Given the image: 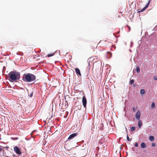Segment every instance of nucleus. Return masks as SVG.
<instances>
[{
  "label": "nucleus",
  "instance_id": "9d476101",
  "mask_svg": "<svg viewBox=\"0 0 157 157\" xmlns=\"http://www.w3.org/2000/svg\"><path fill=\"white\" fill-rule=\"evenodd\" d=\"M141 147L142 148H146V146L144 143L142 142L141 144Z\"/></svg>",
  "mask_w": 157,
  "mask_h": 157
},
{
  "label": "nucleus",
  "instance_id": "0eeeda50",
  "mask_svg": "<svg viewBox=\"0 0 157 157\" xmlns=\"http://www.w3.org/2000/svg\"><path fill=\"white\" fill-rule=\"evenodd\" d=\"M77 133H74L70 135L69 137L68 138V140H71L73 139L76 136H77Z\"/></svg>",
  "mask_w": 157,
  "mask_h": 157
},
{
  "label": "nucleus",
  "instance_id": "2eb2a0df",
  "mask_svg": "<svg viewBox=\"0 0 157 157\" xmlns=\"http://www.w3.org/2000/svg\"><path fill=\"white\" fill-rule=\"evenodd\" d=\"M55 52H54L53 53L51 54H49L47 55V56L48 57H50L52 56H53Z\"/></svg>",
  "mask_w": 157,
  "mask_h": 157
},
{
  "label": "nucleus",
  "instance_id": "f8f14e48",
  "mask_svg": "<svg viewBox=\"0 0 157 157\" xmlns=\"http://www.w3.org/2000/svg\"><path fill=\"white\" fill-rule=\"evenodd\" d=\"M140 92L141 94H144L145 93V90L144 89H142L140 91Z\"/></svg>",
  "mask_w": 157,
  "mask_h": 157
},
{
  "label": "nucleus",
  "instance_id": "9b49d317",
  "mask_svg": "<svg viewBox=\"0 0 157 157\" xmlns=\"http://www.w3.org/2000/svg\"><path fill=\"white\" fill-rule=\"evenodd\" d=\"M142 124V122L140 120H139L138 122V125L139 128H140L141 127Z\"/></svg>",
  "mask_w": 157,
  "mask_h": 157
},
{
  "label": "nucleus",
  "instance_id": "423d86ee",
  "mask_svg": "<svg viewBox=\"0 0 157 157\" xmlns=\"http://www.w3.org/2000/svg\"><path fill=\"white\" fill-rule=\"evenodd\" d=\"M151 2V0H149L147 3L146 6L140 11V12H142L144 11L149 6Z\"/></svg>",
  "mask_w": 157,
  "mask_h": 157
},
{
  "label": "nucleus",
  "instance_id": "7ed1b4c3",
  "mask_svg": "<svg viewBox=\"0 0 157 157\" xmlns=\"http://www.w3.org/2000/svg\"><path fill=\"white\" fill-rule=\"evenodd\" d=\"M82 105L84 108L86 107L87 103V101L85 96L83 97L82 99Z\"/></svg>",
  "mask_w": 157,
  "mask_h": 157
},
{
  "label": "nucleus",
  "instance_id": "6e6552de",
  "mask_svg": "<svg viewBox=\"0 0 157 157\" xmlns=\"http://www.w3.org/2000/svg\"><path fill=\"white\" fill-rule=\"evenodd\" d=\"M75 71L76 72L77 74L78 75H79L80 76H81V74L80 73L79 70L78 68H76L75 69Z\"/></svg>",
  "mask_w": 157,
  "mask_h": 157
},
{
  "label": "nucleus",
  "instance_id": "1a4fd4ad",
  "mask_svg": "<svg viewBox=\"0 0 157 157\" xmlns=\"http://www.w3.org/2000/svg\"><path fill=\"white\" fill-rule=\"evenodd\" d=\"M149 139L150 141L153 142L154 140L155 139L153 136H150L149 137Z\"/></svg>",
  "mask_w": 157,
  "mask_h": 157
},
{
  "label": "nucleus",
  "instance_id": "aec40b11",
  "mask_svg": "<svg viewBox=\"0 0 157 157\" xmlns=\"http://www.w3.org/2000/svg\"><path fill=\"white\" fill-rule=\"evenodd\" d=\"M135 146L136 147H137L138 146V144L136 142L135 144Z\"/></svg>",
  "mask_w": 157,
  "mask_h": 157
},
{
  "label": "nucleus",
  "instance_id": "bb28decb",
  "mask_svg": "<svg viewBox=\"0 0 157 157\" xmlns=\"http://www.w3.org/2000/svg\"><path fill=\"white\" fill-rule=\"evenodd\" d=\"M156 26H157V25H156Z\"/></svg>",
  "mask_w": 157,
  "mask_h": 157
},
{
  "label": "nucleus",
  "instance_id": "b1692460",
  "mask_svg": "<svg viewBox=\"0 0 157 157\" xmlns=\"http://www.w3.org/2000/svg\"><path fill=\"white\" fill-rule=\"evenodd\" d=\"M2 151V148L1 147H0V152Z\"/></svg>",
  "mask_w": 157,
  "mask_h": 157
},
{
  "label": "nucleus",
  "instance_id": "a878e982",
  "mask_svg": "<svg viewBox=\"0 0 157 157\" xmlns=\"http://www.w3.org/2000/svg\"><path fill=\"white\" fill-rule=\"evenodd\" d=\"M108 53H109V54H111V53L110 52H109Z\"/></svg>",
  "mask_w": 157,
  "mask_h": 157
},
{
  "label": "nucleus",
  "instance_id": "20e7f679",
  "mask_svg": "<svg viewBox=\"0 0 157 157\" xmlns=\"http://www.w3.org/2000/svg\"><path fill=\"white\" fill-rule=\"evenodd\" d=\"M14 151L17 154L20 155L21 154L19 149L17 147H15L14 148Z\"/></svg>",
  "mask_w": 157,
  "mask_h": 157
},
{
  "label": "nucleus",
  "instance_id": "f257e3e1",
  "mask_svg": "<svg viewBox=\"0 0 157 157\" xmlns=\"http://www.w3.org/2000/svg\"><path fill=\"white\" fill-rule=\"evenodd\" d=\"M20 74L16 71H11L8 74L9 80L11 82H16L20 78Z\"/></svg>",
  "mask_w": 157,
  "mask_h": 157
},
{
  "label": "nucleus",
  "instance_id": "393cba45",
  "mask_svg": "<svg viewBox=\"0 0 157 157\" xmlns=\"http://www.w3.org/2000/svg\"><path fill=\"white\" fill-rule=\"evenodd\" d=\"M32 94H30V97H32Z\"/></svg>",
  "mask_w": 157,
  "mask_h": 157
},
{
  "label": "nucleus",
  "instance_id": "39448f33",
  "mask_svg": "<svg viewBox=\"0 0 157 157\" xmlns=\"http://www.w3.org/2000/svg\"><path fill=\"white\" fill-rule=\"evenodd\" d=\"M140 111H138L136 115H135V117L137 119V120H140Z\"/></svg>",
  "mask_w": 157,
  "mask_h": 157
},
{
  "label": "nucleus",
  "instance_id": "a211bd4d",
  "mask_svg": "<svg viewBox=\"0 0 157 157\" xmlns=\"http://www.w3.org/2000/svg\"><path fill=\"white\" fill-rule=\"evenodd\" d=\"M127 140H128V141H130L129 138L128 137V135H127Z\"/></svg>",
  "mask_w": 157,
  "mask_h": 157
},
{
  "label": "nucleus",
  "instance_id": "412c9836",
  "mask_svg": "<svg viewBox=\"0 0 157 157\" xmlns=\"http://www.w3.org/2000/svg\"><path fill=\"white\" fill-rule=\"evenodd\" d=\"M153 78L155 80H157V77L156 76H154Z\"/></svg>",
  "mask_w": 157,
  "mask_h": 157
},
{
  "label": "nucleus",
  "instance_id": "dca6fc26",
  "mask_svg": "<svg viewBox=\"0 0 157 157\" xmlns=\"http://www.w3.org/2000/svg\"><path fill=\"white\" fill-rule=\"evenodd\" d=\"M136 129V127H134V126H133L131 128V130L132 131H134Z\"/></svg>",
  "mask_w": 157,
  "mask_h": 157
},
{
  "label": "nucleus",
  "instance_id": "4468645a",
  "mask_svg": "<svg viewBox=\"0 0 157 157\" xmlns=\"http://www.w3.org/2000/svg\"><path fill=\"white\" fill-rule=\"evenodd\" d=\"M136 71H137V73H140V68L138 67H136Z\"/></svg>",
  "mask_w": 157,
  "mask_h": 157
},
{
  "label": "nucleus",
  "instance_id": "ddd939ff",
  "mask_svg": "<svg viewBox=\"0 0 157 157\" xmlns=\"http://www.w3.org/2000/svg\"><path fill=\"white\" fill-rule=\"evenodd\" d=\"M151 107L152 108H155V105L154 102L152 103Z\"/></svg>",
  "mask_w": 157,
  "mask_h": 157
},
{
  "label": "nucleus",
  "instance_id": "4be33fe9",
  "mask_svg": "<svg viewBox=\"0 0 157 157\" xmlns=\"http://www.w3.org/2000/svg\"><path fill=\"white\" fill-rule=\"evenodd\" d=\"M155 143H152V145L153 146H155Z\"/></svg>",
  "mask_w": 157,
  "mask_h": 157
},
{
  "label": "nucleus",
  "instance_id": "5701e85b",
  "mask_svg": "<svg viewBox=\"0 0 157 157\" xmlns=\"http://www.w3.org/2000/svg\"><path fill=\"white\" fill-rule=\"evenodd\" d=\"M88 64H89V66L88 67H87V68H88L89 70H90V62H89Z\"/></svg>",
  "mask_w": 157,
  "mask_h": 157
},
{
  "label": "nucleus",
  "instance_id": "6ab92c4d",
  "mask_svg": "<svg viewBox=\"0 0 157 157\" xmlns=\"http://www.w3.org/2000/svg\"><path fill=\"white\" fill-rule=\"evenodd\" d=\"M133 111L134 112H135L136 111V109L135 108H133Z\"/></svg>",
  "mask_w": 157,
  "mask_h": 157
},
{
  "label": "nucleus",
  "instance_id": "f3484780",
  "mask_svg": "<svg viewBox=\"0 0 157 157\" xmlns=\"http://www.w3.org/2000/svg\"><path fill=\"white\" fill-rule=\"evenodd\" d=\"M130 84H133L134 82V81L133 79H132L130 81Z\"/></svg>",
  "mask_w": 157,
  "mask_h": 157
},
{
  "label": "nucleus",
  "instance_id": "f03ea898",
  "mask_svg": "<svg viewBox=\"0 0 157 157\" xmlns=\"http://www.w3.org/2000/svg\"><path fill=\"white\" fill-rule=\"evenodd\" d=\"M36 79V77L34 75L29 73L25 74L22 77V80L25 82H30Z\"/></svg>",
  "mask_w": 157,
  "mask_h": 157
}]
</instances>
